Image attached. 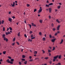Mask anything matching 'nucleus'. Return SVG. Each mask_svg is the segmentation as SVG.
<instances>
[{
    "label": "nucleus",
    "mask_w": 65,
    "mask_h": 65,
    "mask_svg": "<svg viewBox=\"0 0 65 65\" xmlns=\"http://www.w3.org/2000/svg\"><path fill=\"white\" fill-rule=\"evenodd\" d=\"M59 57V55H57L56 56H55L54 57V59H53V62H55L56 61V59H57V58H58Z\"/></svg>",
    "instance_id": "nucleus-1"
},
{
    "label": "nucleus",
    "mask_w": 65,
    "mask_h": 65,
    "mask_svg": "<svg viewBox=\"0 0 65 65\" xmlns=\"http://www.w3.org/2000/svg\"><path fill=\"white\" fill-rule=\"evenodd\" d=\"M6 61L8 63H10L11 64H13V62L9 61V59H8L7 60H6Z\"/></svg>",
    "instance_id": "nucleus-2"
},
{
    "label": "nucleus",
    "mask_w": 65,
    "mask_h": 65,
    "mask_svg": "<svg viewBox=\"0 0 65 65\" xmlns=\"http://www.w3.org/2000/svg\"><path fill=\"white\" fill-rule=\"evenodd\" d=\"M15 2H13V4H11V5L12 6V7H14V5H15Z\"/></svg>",
    "instance_id": "nucleus-3"
},
{
    "label": "nucleus",
    "mask_w": 65,
    "mask_h": 65,
    "mask_svg": "<svg viewBox=\"0 0 65 65\" xmlns=\"http://www.w3.org/2000/svg\"><path fill=\"white\" fill-rule=\"evenodd\" d=\"M61 26L60 25H59L57 27V30H59V28Z\"/></svg>",
    "instance_id": "nucleus-4"
},
{
    "label": "nucleus",
    "mask_w": 65,
    "mask_h": 65,
    "mask_svg": "<svg viewBox=\"0 0 65 65\" xmlns=\"http://www.w3.org/2000/svg\"><path fill=\"white\" fill-rule=\"evenodd\" d=\"M42 9H40L39 11H38V13H39L40 12H41L42 11Z\"/></svg>",
    "instance_id": "nucleus-5"
},
{
    "label": "nucleus",
    "mask_w": 65,
    "mask_h": 65,
    "mask_svg": "<svg viewBox=\"0 0 65 65\" xmlns=\"http://www.w3.org/2000/svg\"><path fill=\"white\" fill-rule=\"evenodd\" d=\"M55 40H56V39H52L51 40V41L52 42H54L55 41Z\"/></svg>",
    "instance_id": "nucleus-6"
},
{
    "label": "nucleus",
    "mask_w": 65,
    "mask_h": 65,
    "mask_svg": "<svg viewBox=\"0 0 65 65\" xmlns=\"http://www.w3.org/2000/svg\"><path fill=\"white\" fill-rule=\"evenodd\" d=\"M4 40H6V41H7V42L8 41V39L6 38H4Z\"/></svg>",
    "instance_id": "nucleus-7"
},
{
    "label": "nucleus",
    "mask_w": 65,
    "mask_h": 65,
    "mask_svg": "<svg viewBox=\"0 0 65 65\" xmlns=\"http://www.w3.org/2000/svg\"><path fill=\"white\" fill-rule=\"evenodd\" d=\"M5 37V35L4 34H3L2 35V38H4H4H6Z\"/></svg>",
    "instance_id": "nucleus-8"
},
{
    "label": "nucleus",
    "mask_w": 65,
    "mask_h": 65,
    "mask_svg": "<svg viewBox=\"0 0 65 65\" xmlns=\"http://www.w3.org/2000/svg\"><path fill=\"white\" fill-rule=\"evenodd\" d=\"M9 21L10 22V23H11V21H12V19L11 18H9Z\"/></svg>",
    "instance_id": "nucleus-9"
},
{
    "label": "nucleus",
    "mask_w": 65,
    "mask_h": 65,
    "mask_svg": "<svg viewBox=\"0 0 65 65\" xmlns=\"http://www.w3.org/2000/svg\"><path fill=\"white\" fill-rule=\"evenodd\" d=\"M63 39H62L61 40V41L59 43V44H61V43H63Z\"/></svg>",
    "instance_id": "nucleus-10"
},
{
    "label": "nucleus",
    "mask_w": 65,
    "mask_h": 65,
    "mask_svg": "<svg viewBox=\"0 0 65 65\" xmlns=\"http://www.w3.org/2000/svg\"><path fill=\"white\" fill-rule=\"evenodd\" d=\"M31 25L32 26H35H35H36V25L35 24H34L33 23H31Z\"/></svg>",
    "instance_id": "nucleus-11"
},
{
    "label": "nucleus",
    "mask_w": 65,
    "mask_h": 65,
    "mask_svg": "<svg viewBox=\"0 0 65 65\" xmlns=\"http://www.w3.org/2000/svg\"><path fill=\"white\" fill-rule=\"evenodd\" d=\"M49 10L50 12H51V11H52V9L51 8H50L49 9Z\"/></svg>",
    "instance_id": "nucleus-12"
},
{
    "label": "nucleus",
    "mask_w": 65,
    "mask_h": 65,
    "mask_svg": "<svg viewBox=\"0 0 65 65\" xmlns=\"http://www.w3.org/2000/svg\"><path fill=\"white\" fill-rule=\"evenodd\" d=\"M56 21L57 23H60V22L59 21V20H58V19H57L56 20Z\"/></svg>",
    "instance_id": "nucleus-13"
},
{
    "label": "nucleus",
    "mask_w": 65,
    "mask_h": 65,
    "mask_svg": "<svg viewBox=\"0 0 65 65\" xmlns=\"http://www.w3.org/2000/svg\"><path fill=\"white\" fill-rule=\"evenodd\" d=\"M43 21V20H41L39 21V22L40 23H42Z\"/></svg>",
    "instance_id": "nucleus-14"
},
{
    "label": "nucleus",
    "mask_w": 65,
    "mask_h": 65,
    "mask_svg": "<svg viewBox=\"0 0 65 65\" xmlns=\"http://www.w3.org/2000/svg\"><path fill=\"white\" fill-rule=\"evenodd\" d=\"M6 51H4L3 52V53L4 55H5V54H6Z\"/></svg>",
    "instance_id": "nucleus-15"
},
{
    "label": "nucleus",
    "mask_w": 65,
    "mask_h": 65,
    "mask_svg": "<svg viewBox=\"0 0 65 65\" xmlns=\"http://www.w3.org/2000/svg\"><path fill=\"white\" fill-rule=\"evenodd\" d=\"M37 52L36 51H35L34 52V54H37Z\"/></svg>",
    "instance_id": "nucleus-16"
},
{
    "label": "nucleus",
    "mask_w": 65,
    "mask_h": 65,
    "mask_svg": "<svg viewBox=\"0 0 65 65\" xmlns=\"http://www.w3.org/2000/svg\"><path fill=\"white\" fill-rule=\"evenodd\" d=\"M43 41H44L45 40V37H43L42 39Z\"/></svg>",
    "instance_id": "nucleus-17"
},
{
    "label": "nucleus",
    "mask_w": 65,
    "mask_h": 65,
    "mask_svg": "<svg viewBox=\"0 0 65 65\" xmlns=\"http://www.w3.org/2000/svg\"><path fill=\"white\" fill-rule=\"evenodd\" d=\"M48 53H51V52H52V51H51L50 50H48Z\"/></svg>",
    "instance_id": "nucleus-18"
},
{
    "label": "nucleus",
    "mask_w": 65,
    "mask_h": 65,
    "mask_svg": "<svg viewBox=\"0 0 65 65\" xmlns=\"http://www.w3.org/2000/svg\"><path fill=\"white\" fill-rule=\"evenodd\" d=\"M20 32H19L18 34V36H20Z\"/></svg>",
    "instance_id": "nucleus-19"
},
{
    "label": "nucleus",
    "mask_w": 65,
    "mask_h": 65,
    "mask_svg": "<svg viewBox=\"0 0 65 65\" xmlns=\"http://www.w3.org/2000/svg\"><path fill=\"white\" fill-rule=\"evenodd\" d=\"M23 58H25V56L24 55H23L22 56Z\"/></svg>",
    "instance_id": "nucleus-20"
},
{
    "label": "nucleus",
    "mask_w": 65,
    "mask_h": 65,
    "mask_svg": "<svg viewBox=\"0 0 65 65\" xmlns=\"http://www.w3.org/2000/svg\"><path fill=\"white\" fill-rule=\"evenodd\" d=\"M49 37L50 38H52V36L51 35H49Z\"/></svg>",
    "instance_id": "nucleus-21"
},
{
    "label": "nucleus",
    "mask_w": 65,
    "mask_h": 65,
    "mask_svg": "<svg viewBox=\"0 0 65 65\" xmlns=\"http://www.w3.org/2000/svg\"><path fill=\"white\" fill-rule=\"evenodd\" d=\"M27 61H25L24 62V63L25 64H27Z\"/></svg>",
    "instance_id": "nucleus-22"
},
{
    "label": "nucleus",
    "mask_w": 65,
    "mask_h": 65,
    "mask_svg": "<svg viewBox=\"0 0 65 65\" xmlns=\"http://www.w3.org/2000/svg\"><path fill=\"white\" fill-rule=\"evenodd\" d=\"M46 7H48L50 6L49 5L46 4Z\"/></svg>",
    "instance_id": "nucleus-23"
},
{
    "label": "nucleus",
    "mask_w": 65,
    "mask_h": 65,
    "mask_svg": "<svg viewBox=\"0 0 65 65\" xmlns=\"http://www.w3.org/2000/svg\"><path fill=\"white\" fill-rule=\"evenodd\" d=\"M10 61L12 62H13V61H14V60L13 59H10Z\"/></svg>",
    "instance_id": "nucleus-24"
},
{
    "label": "nucleus",
    "mask_w": 65,
    "mask_h": 65,
    "mask_svg": "<svg viewBox=\"0 0 65 65\" xmlns=\"http://www.w3.org/2000/svg\"><path fill=\"white\" fill-rule=\"evenodd\" d=\"M26 5L27 7H29L30 6V5L28 4H27Z\"/></svg>",
    "instance_id": "nucleus-25"
},
{
    "label": "nucleus",
    "mask_w": 65,
    "mask_h": 65,
    "mask_svg": "<svg viewBox=\"0 0 65 65\" xmlns=\"http://www.w3.org/2000/svg\"><path fill=\"white\" fill-rule=\"evenodd\" d=\"M42 51L43 52V54H44V53H45V51H44V50H42Z\"/></svg>",
    "instance_id": "nucleus-26"
},
{
    "label": "nucleus",
    "mask_w": 65,
    "mask_h": 65,
    "mask_svg": "<svg viewBox=\"0 0 65 65\" xmlns=\"http://www.w3.org/2000/svg\"><path fill=\"white\" fill-rule=\"evenodd\" d=\"M52 30L53 31H55V30H56V29H55V28H53L52 29Z\"/></svg>",
    "instance_id": "nucleus-27"
},
{
    "label": "nucleus",
    "mask_w": 65,
    "mask_h": 65,
    "mask_svg": "<svg viewBox=\"0 0 65 65\" xmlns=\"http://www.w3.org/2000/svg\"><path fill=\"white\" fill-rule=\"evenodd\" d=\"M9 29L10 30H12V28H11V27H9Z\"/></svg>",
    "instance_id": "nucleus-28"
},
{
    "label": "nucleus",
    "mask_w": 65,
    "mask_h": 65,
    "mask_svg": "<svg viewBox=\"0 0 65 65\" xmlns=\"http://www.w3.org/2000/svg\"><path fill=\"white\" fill-rule=\"evenodd\" d=\"M4 20H2L1 22L2 24H3V23H4Z\"/></svg>",
    "instance_id": "nucleus-29"
},
{
    "label": "nucleus",
    "mask_w": 65,
    "mask_h": 65,
    "mask_svg": "<svg viewBox=\"0 0 65 65\" xmlns=\"http://www.w3.org/2000/svg\"><path fill=\"white\" fill-rule=\"evenodd\" d=\"M51 26L52 27H54V24L53 23H52L51 24Z\"/></svg>",
    "instance_id": "nucleus-30"
},
{
    "label": "nucleus",
    "mask_w": 65,
    "mask_h": 65,
    "mask_svg": "<svg viewBox=\"0 0 65 65\" xmlns=\"http://www.w3.org/2000/svg\"><path fill=\"white\" fill-rule=\"evenodd\" d=\"M15 40V38H14L13 39V41H14Z\"/></svg>",
    "instance_id": "nucleus-31"
},
{
    "label": "nucleus",
    "mask_w": 65,
    "mask_h": 65,
    "mask_svg": "<svg viewBox=\"0 0 65 65\" xmlns=\"http://www.w3.org/2000/svg\"><path fill=\"white\" fill-rule=\"evenodd\" d=\"M53 49L52 50V51H54L55 50V47H53Z\"/></svg>",
    "instance_id": "nucleus-32"
},
{
    "label": "nucleus",
    "mask_w": 65,
    "mask_h": 65,
    "mask_svg": "<svg viewBox=\"0 0 65 65\" xmlns=\"http://www.w3.org/2000/svg\"><path fill=\"white\" fill-rule=\"evenodd\" d=\"M44 59H46V60H47V59H48V57H45L44 58Z\"/></svg>",
    "instance_id": "nucleus-33"
},
{
    "label": "nucleus",
    "mask_w": 65,
    "mask_h": 65,
    "mask_svg": "<svg viewBox=\"0 0 65 65\" xmlns=\"http://www.w3.org/2000/svg\"><path fill=\"white\" fill-rule=\"evenodd\" d=\"M53 4L52 3L49 4V5H53Z\"/></svg>",
    "instance_id": "nucleus-34"
},
{
    "label": "nucleus",
    "mask_w": 65,
    "mask_h": 65,
    "mask_svg": "<svg viewBox=\"0 0 65 65\" xmlns=\"http://www.w3.org/2000/svg\"><path fill=\"white\" fill-rule=\"evenodd\" d=\"M22 61H25V59H22Z\"/></svg>",
    "instance_id": "nucleus-35"
},
{
    "label": "nucleus",
    "mask_w": 65,
    "mask_h": 65,
    "mask_svg": "<svg viewBox=\"0 0 65 65\" xmlns=\"http://www.w3.org/2000/svg\"><path fill=\"white\" fill-rule=\"evenodd\" d=\"M61 57V55H59L58 57V58L59 59H60Z\"/></svg>",
    "instance_id": "nucleus-36"
},
{
    "label": "nucleus",
    "mask_w": 65,
    "mask_h": 65,
    "mask_svg": "<svg viewBox=\"0 0 65 65\" xmlns=\"http://www.w3.org/2000/svg\"><path fill=\"white\" fill-rule=\"evenodd\" d=\"M37 9H34V12H35V11H36V10H37Z\"/></svg>",
    "instance_id": "nucleus-37"
},
{
    "label": "nucleus",
    "mask_w": 65,
    "mask_h": 65,
    "mask_svg": "<svg viewBox=\"0 0 65 65\" xmlns=\"http://www.w3.org/2000/svg\"><path fill=\"white\" fill-rule=\"evenodd\" d=\"M25 37H26V38H27V35L26 34H24V35Z\"/></svg>",
    "instance_id": "nucleus-38"
},
{
    "label": "nucleus",
    "mask_w": 65,
    "mask_h": 65,
    "mask_svg": "<svg viewBox=\"0 0 65 65\" xmlns=\"http://www.w3.org/2000/svg\"><path fill=\"white\" fill-rule=\"evenodd\" d=\"M39 35H41L42 34H41V32H39Z\"/></svg>",
    "instance_id": "nucleus-39"
},
{
    "label": "nucleus",
    "mask_w": 65,
    "mask_h": 65,
    "mask_svg": "<svg viewBox=\"0 0 65 65\" xmlns=\"http://www.w3.org/2000/svg\"><path fill=\"white\" fill-rule=\"evenodd\" d=\"M33 33V32H32V31H30L29 33L30 34H32V33Z\"/></svg>",
    "instance_id": "nucleus-40"
},
{
    "label": "nucleus",
    "mask_w": 65,
    "mask_h": 65,
    "mask_svg": "<svg viewBox=\"0 0 65 65\" xmlns=\"http://www.w3.org/2000/svg\"><path fill=\"white\" fill-rule=\"evenodd\" d=\"M8 58L9 59H11V57L10 56H8Z\"/></svg>",
    "instance_id": "nucleus-41"
},
{
    "label": "nucleus",
    "mask_w": 65,
    "mask_h": 65,
    "mask_svg": "<svg viewBox=\"0 0 65 65\" xmlns=\"http://www.w3.org/2000/svg\"><path fill=\"white\" fill-rule=\"evenodd\" d=\"M19 64L20 65H21L22 64V63L20 62H19Z\"/></svg>",
    "instance_id": "nucleus-42"
},
{
    "label": "nucleus",
    "mask_w": 65,
    "mask_h": 65,
    "mask_svg": "<svg viewBox=\"0 0 65 65\" xmlns=\"http://www.w3.org/2000/svg\"><path fill=\"white\" fill-rule=\"evenodd\" d=\"M61 6H58V9H59V8H60Z\"/></svg>",
    "instance_id": "nucleus-43"
},
{
    "label": "nucleus",
    "mask_w": 65,
    "mask_h": 65,
    "mask_svg": "<svg viewBox=\"0 0 65 65\" xmlns=\"http://www.w3.org/2000/svg\"><path fill=\"white\" fill-rule=\"evenodd\" d=\"M14 44H15V43H14L12 44V45H14Z\"/></svg>",
    "instance_id": "nucleus-44"
},
{
    "label": "nucleus",
    "mask_w": 65,
    "mask_h": 65,
    "mask_svg": "<svg viewBox=\"0 0 65 65\" xmlns=\"http://www.w3.org/2000/svg\"><path fill=\"white\" fill-rule=\"evenodd\" d=\"M33 61V59H30L29 60V61H30V62H32Z\"/></svg>",
    "instance_id": "nucleus-45"
},
{
    "label": "nucleus",
    "mask_w": 65,
    "mask_h": 65,
    "mask_svg": "<svg viewBox=\"0 0 65 65\" xmlns=\"http://www.w3.org/2000/svg\"><path fill=\"white\" fill-rule=\"evenodd\" d=\"M3 31H5V27H4L3 28Z\"/></svg>",
    "instance_id": "nucleus-46"
},
{
    "label": "nucleus",
    "mask_w": 65,
    "mask_h": 65,
    "mask_svg": "<svg viewBox=\"0 0 65 65\" xmlns=\"http://www.w3.org/2000/svg\"><path fill=\"white\" fill-rule=\"evenodd\" d=\"M35 37H32V38H31V39H35Z\"/></svg>",
    "instance_id": "nucleus-47"
},
{
    "label": "nucleus",
    "mask_w": 65,
    "mask_h": 65,
    "mask_svg": "<svg viewBox=\"0 0 65 65\" xmlns=\"http://www.w3.org/2000/svg\"><path fill=\"white\" fill-rule=\"evenodd\" d=\"M16 43H17V44H18V45H19V42H16Z\"/></svg>",
    "instance_id": "nucleus-48"
},
{
    "label": "nucleus",
    "mask_w": 65,
    "mask_h": 65,
    "mask_svg": "<svg viewBox=\"0 0 65 65\" xmlns=\"http://www.w3.org/2000/svg\"><path fill=\"white\" fill-rule=\"evenodd\" d=\"M12 18L13 19H15V17L14 16L12 17Z\"/></svg>",
    "instance_id": "nucleus-49"
},
{
    "label": "nucleus",
    "mask_w": 65,
    "mask_h": 65,
    "mask_svg": "<svg viewBox=\"0 0 65 65\" xmlns=\"http://www.w3.org/2000/svg\"><path fill=\"white\" fill-rule=\"evenodd\" d=\"M49 63L50 64H52V62L51 61H50V62Z\"/></svg>",
    "instance_id": "nucleus-50"
},
{
    "label": "nucleus",
    "mask_w": 65,
    "mask_h": 65,
    "mask_svg": "<svg viewBox=\"0 0 65 65\" xmlns=\"http://www.w3.org/2000/svg\"><path fill=\"white\" fill-rule=\"evenodd\" d=\"M29 25L30 26V28H31V24H29Z\"/></svg>",
    "instance_id": "nucleus-51"
},
{
    "label": "nucleus",
    "mask_w": 65,
    "mask_h": 65,
    "mask_svg": "<svg viewBox=\"0 0 65 65\" xmlns=\"http://www.w3.org/2000/svg\"><path fill=\"white\" fill-rule=\"evenodd\" d=\"M49 18L50 19H51V16L50 15H49Z\"/></svg>",
    "instance_id": "nucleus-52"
},
{
    "label": "nucleus",
    "mask_w": 65,
    "mask_h": 65,
    "mask_svg": "<svg viewBox=\"0 0 65 65\" xmlns=\"http://www.w3.org/2000/svg\"><path fill=\"white\" fill-rule=\"evenodd\" d=\"M49 56H51V53H50L49 54Z\"/></svg>",
    "instance_id": "nucleus-53"
},
{
    "label": "nucleus",
    "mask_w": 65,
    "mask_h": 65,
    "mask_svg": "<svg viewBox=\"0 0 65 65\" xmlns=\"http://www.w3.org/2000/svg\"><path fill=\"white\" fill-rule=\"evenodd\" d=\"M58 65H61V63L60 62H59L58 63Z\"/></svg>",
    "instance_id": "nucleus-54"
},
{
    "label": "nucleus",
    "mask_w": 65,
    "mask_h": 65,
    "mask_svg": "<svg viewBox=\"0 0 65 65\" xmlns=\"http://www.w3.org/2000/svg\"><path fill=\"white\" fill-rule=\"evenodd\" d=\"M33 37V35H31V38H32Z\"/></svg>",
    "instance_id": "nucleus-55"
},
{
    "label": "nucleus",
    "mask_w": 65,
    "mask_h": 65,
    "mask_svg": "<svg viewBox=\"0 0 65 65\" xmlns=\"http://www.w3.org/2000/svg\"><path fill=\"white\" fill-rule=\"evenodd\" d=\"M6 35H8V33L7 32H6Z\"/></svg>",
    "instance_id": "nucleus-56"
},
{
    "label": "nucleus",
    "mask_w": 65,
    "mask_h": 65,
    "mask_svg": "<svg viewBox=\"0 0 65 65\" xmlns=\"http://www.w3.org/2000/svg\"><path fill=\"white\" fill-rule=\"evenodd\" d=\"M58 34L57 33H56L55 34V36H56V35H57V34Z\"/></svg>",
    "instance_id": "nucleus-57"
},
{
    "label": "nucleus",
    "mask_w": 65,
    "mask_h": 65,
    "mask_svg": "<svg viewBox=\"0 0 65 65\" xmlns=\"http://www.w3.org/2000/svg\"><path fill=\"white\" fill-rule=\"evenodd\" d=\"M46 3H49V2H48V1H47Z\"/></svg>",
    "instance_id": "nucleus-58"
},
{
    "label": "nucleus",
    "mask_w": 65,
    "mask_h": 65,
    "mask_svg": "<svg viewBox=\"0 0 65 65\" xmlns=\"http://www.w3.org/2000/svg\"><path fill=\"white\" fill-rule=\"evenodd\" d=\"M3 60H2V59H1V60H0V62H2Z\"/></svg>",
    "instance_id": "nucleus-59"
},
{
    "label": "nucleus",
    "mask_w": 65,
    "mask_h": 65,
    "mask_svg": "<svg viewBox=\"0 0 65 65\" xmlns=\"http://www.w3.org/2000/svg\"><path fill=\"white\" fill-rule=\"evenodd\" d=\"M42 65H47V64H46V63H45V64H44V65L42 64Z\"/></svg>",
    "instance_id": "nucleus-60"
},
{
    "label": "nucleus",
    "mask_w": 65,
    "mask_h": 65,
    "mask_svg": "<svg viewBox=\"0 0 65 65\" xmlns=\"http://www.w3.org/2000/svg\"><path fill=\"white\" fill-rule=\"evenodd\" d=\"M57 34L58 33H60V31H57Z\"/></svg>",
    "instance_id": "nucleus-61"
},
{
    "label": "nucleus",
    "mask_w": 65,
    "mask_h": 65,
    "mask_svg": "<svg viewBox=\"0 0 65 65\" xmlns=\"http://www.w3.org/2000/svg\"><path fill=\"white\" fill-rule=\"evenodd\" d=\"M10 13H11V11H10L9 12V14H10Z\"/></svg>",
    "instance_id": "nucleus-62"
},
{
    "label": "nucleus",
    "mask_w": 65,
    "mask_h": 65,
    "mask_svg": "<svg viewBox=\"0 0 65 65\" xmlns=\"http://www.w3.org/2000/svg\"><path fill=\"white\" fill-rule=\"evenodd\" d=\"M58 11V10L57 9H55V11Z\"/></svg>",
    "instance_id": "nucleus-63"
},
{
    "label": "nucleus",
    "mask_w": 65,
    "mask_h": 65,
    "mask_svg": "<svg viewBox=\"0 0 65 65\" xmlns=\"http://www.w3.org/2000/svg\"><path fill=\"white\" fill-rule=\"evenodd\" d=\"M29 58L31 59V58H32V57L30 56H29Z\"/></svg>",
    "instance_id": "nucleus-64"
}]
</instances>
